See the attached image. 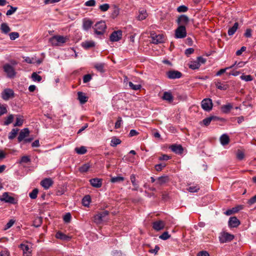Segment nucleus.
Masks as SVG:
<instances>
[{
    "label": "nucleus",
    "instance_id": "obj_1",
    "mask_svg": "<svg viewBox=\"0 0 256 256\" xmlns=\"http://www.w3.org/2000/svg\"><path fill=\"white\" fill-rule=\"evenodd\" d=\"M66 38L62 36H54L49 40V42L53 46H60V44L66 42Z\"/></svg>",
    "mask_w": 256,
    "mask_h": 256
},
{
    "label": "nucleus",
    "instance_id": "obj_2",
    "mask_svg": "<svg viewBox=\"0 0 256 256\" xmlns=\"http://www.w3.org/2000/svg\"><path fill=\"white\" fill-rule=\"evenodd\" d=\"M106 26L104 22L100 21L96 23L93 28L94 32L98 35H102L104 34Z\"/></svg>",
    "mask_w": 256,
    "mask_h": 256
},
{
    "label": "nucleus",
    "instance_id": "obj_3",
    "mask_svg": "<svg viewBox=\"0 0 256 256\" xmlns=\"http://www.w3.org/2000/svg\"><path fill=\"white\" fill-rule=\"evenodd\" d=\"M150 38L152 39V42L154 44L163 43L165 41V37L163 34H156L154 32L150 33Z\"/></svg>",
    "mask_w": 256,
    "mask_h": 256
},
{
    "label": "nucleus",
    "instance_id": "obj_4",
    "mask_svg": "<svg viewBox=\"0 0 256 256\" xmlns=\"http://www.w3.org/2000/svg\"><path fill=\"white\" fill-rule=\"evenodd\" d=\"M109 212L108 210H104L98 212L94 216V221L96 224H100L105 220L106 217L108 215Z\"/></svg>",
    "mask_w": 256,
    "mask_h": 256
},
{
    "label": "nucleus",
    "instance_id": "obj_5",
    "mask_svg": "<svg viewBox=\"0 0 256 256\" xmlns=\"http://www.w3.org/2000/svg\"><path fill=\"white\" fill-rule=\"evenodd\" d=\"M186 36V26H179L175 30V37L177 38H184Z\"/></svg>",
    "mask_w": 256,
    "mask_h": 256
},
{
    "label": "nucleus",
    "instance_id": "obj_6",
    "mask_svg": "<svg viewBox=\"0 0 256 256\" xmlns=\"http://www.w3.org/2000/svg\"><path fill=\"white\" fill-rule=\"evenodd\" d=\"M4 72L8 78H12L15 76L16 72L14 68L10 64H6L3 66Z\"/></svg>",
    "mask_w": 256,
    "mask_h": 256
},
{
    "label": "nucleus",
    "instance_id": "obj_7",
    "mask_svg": "<svg viewBox=\"0 0 256 256\" xmlns=\"http://www.w3.org/2000/svg\"><path fill=\"white\" fill-rule=\"evenodd\" d=\"M234 235L226 232H222L219 236L220 241L221 243L230 242L234 239Z\"/></svg>",
    "mask_w": 256,
    "mask_h": 256
},
{
    "label": "nucleus",
    "instance_id": "obj_8",
    "mask_svg": "<svg viewBox=\"0 0 256 256\" xmlns=\"http://www.w3.org/2000/svg\"><path fill=\"white\" fill-rule=\"evenodd\" d=\"M202 108L206 111L209 112L212 108V102L210 98H204L201 103Z\"/></svg>",
    "mask_w": 256,
    "mask_h": 256
},
{
    "label": "nucleus",
    "instance_id": "obj_9",
    "mask_svg": "<svg viewBox=\"0 0 256 256\" xmlns=\"http://www.w3.org/2000/svg\"><path fill=\"white\" fill-rule=\"evenodd\" d=\"M14 96V94L12 89L6 88L2 93V97L3 100H8Z\"/></svg>",
    "mask_w": 256,
    "mask_h": 256
},
{
    "label": "nucleus",
    "instance_id": "obj_10",
    "mask_svg": "<svg viewBox=\"0 0 256 256\" xmlns=\"http://www.w3.org/2000/svg\"><path fill=\"white\" fill-rule=\"evenodd\" d=\"M122 31L118 30L116 31L113 32L110 36V39L111 42H118L122 38Z\"/></svg>",
    "mask_w": 256,
    "mask_h": 256
},
{
    "label": "nucleus",
    "instance_id": "obj_11",
    "mask_svg": "<svg viewBox=\"0 0 256 256\" xmlns=\"http://www.w3.org/2000/svg\"><path fill=\"white\" fill-rule=\"evenodd\" d=\"M190 21L188 17L185 14L180 15L177 19L176 22L179 26H186Z\"/></svg>",
    "mask_w": 256,
    "mask_h": 256
},
{
    "label": "nucleus",
    "instance_id": "obj_12",
    "mask_svg": "<svg viewBox=\"0 0 256 256\" xmlns=\"http://www.w3.org/2000/svg\"><path fill=\"white\" fill-rule=\"evenodd\" d=\"M165 225L164 222L159 220L152 223V228L156 231H159L162 230L164 228Z\"/></svg>",
    "mask_w": 256,
    "mask_h": 256
},
{
    "label": "nucleus",
    "instance_id": "obj_13",
    "mask_svg": "<svg viewBox=\"0 0 256 256\" xmlns=\"http://www.w3.org/2000/svg\"><path fill=\"white\" fill-rule=\"evenodd\" d=\"M167 76L170 79H176L180 78L182 74L180 72L176 70H170L167 72Z\"/></svg>",
    "mask_w": 256,
    "mask_h": 256
},
{
    "label": "nucleus",
    "instance_id": "obj_14",
    "mask_svg": "<svg viewBox=\"0 0 256 256\" xmlns=\"http://www.w3.org/2000/svg\"><path fill=\"white\" fill-rule=\"evenodd\" d=\"M54 182L50 178H46L40 182V184L44 189H48L53 184Z\"/></svg>",
    "mask_w": 256,
    "mask_h": 256
},
{
    "label": "nucleus",
    "instance_id": "obj_15",
    "mask_svg": "<svg viewBox=\"0 0 256 256\" xmlns=\"http://www.w3.org/2000/svg\"><path fill=\"white\" fill-rule=\"evenodd\" d=\"M1 201H4L6 202L14 204V198L12 196H10L8 192H4L2 195L0 197Z\"/></svg>",
    "mask_w": 256,
    "mask_h": 256
},
{
    "label": "nucleus",
    "instance_id": "obj_16",
    "mask_svg": "<svg viewBox=\"0 0 256 256\" xmlns=\"http://www.w3.org/2000/svg\"><path fill=\"white\" fill-rule=\"evenodd\" d=\"M170 148L176 154H182L184 151L182 146L180 144H172L170 147Z\"/></svg>",
    "mask_w": 256,
    "mask_h": 256
},
{
    "label": "nucleus",
    "instance_id": "obj_17",
    "mask_svg": "<svg viewBox=\"0 0 256 256\" xmlns=\"http://www.w3.org/2000/svg\"><path fill=\"white\" fill-rule=\"evenodd\" d=\"M20 248L23 252L24 256H31V250L28 245L22 244L20 245Z\"/></svg>",
    "mask_w": 256,
    "mask_h": 256
},
{
    "label": "nucleus",
    "instance_id": "obj_18",
    "mask_svg": "<svg viewBox=\"0 0 256 256\" xmlns=\"http://www.w3.org/2000/svg\"><path fill=\"white\" fill-rule=\"evenodd\" d=\"M29 133H30V131L28 128H24L22 129L20 131V132L19 134V136L18 138V142H20L22 140H24L25 138H26V136H28Z\"/></svg>",
    "mask_w": 256,
    "mask_h": 256
},
{
    "label": "nucleus",
    "instance_id": "obj_19",
    "mask_svg": "<svg viewBox=\"0 0 256 256\" xmlns=\"http://www.w3.org/2000/svg\"><path fill=\"white\" fill-rule=\"evenodd\" d=\"M90 184L94 188H99L102 185V180L100 178H94L90 180Z\"/></svg>",
    "mask_w": 256,
    "mask_h": 256
},
{
    "label": "nucleus",
    "instance_id": "obj_20",
    "mask_svg": "<svg viewBox=\"0 0 256 256\" xmlns=\"http://www.w3.org/2000/svg\"><path fill=\"white\" fill-rule=\"evenodd\" d=\"M93 24L92 21L88 18H84L82 20V28L85 30H88Z\"/></svg>",
    "mask_w": 256,
    "mask_h": 256
},
{
    "label": "nucleus",
    "instance_id": "obj_21",
    "mask_svg": "<svg viewBox=\"0 0 256 256\" xmlns=\"http://www.w3.org/2000/svg\"><path fill=\"white\" fill-rule=\"evenodd\" d=\"M228 224L232 228H236L239 226L240 222L236 217H231L229 220Z\"/></svg>",
    "mask_w": 256,
    "mask_h": 256
},
{
    "label": "nucleus",
    "instance_id": "obj_22",
    "mask_svg": "<svg viewBox=\"0 0 256 256\" xmlns=\"http://www.w3.org/2000/svg\"><path fill=\"white\" fill-rule=\"evenodd\" d=\"M162 98V100H166L168 102H172L174 100V96H172L171 92H165L164 93Z\"/></svg>",
    "mask_w": 256,
    "mask_h": 256
},
{
    "label": "nucleus",
    "instance_id": "obj_23",
    "mask_svg": "<svg viewBox=\"0 0 256 256\" xmlns=\"http://www.w3.org/2000/svg\"><path fill=\"white\" fill-rule=\"evenodd\" d=\"M169 180L168 177L166 176H163L158 177L156 180V184L162 185L168 182Z\"/></svg>",
    "mask_w": 256,
    "mask_h": 256
},
{
    "label": "nucleus",
    "instance_id": "obj_24",
    "mask_svg": "<svg viewBox=\"0 0 256 256\" xmlns=\"http://www.w3.org/2000/svg\"><path fill=\"white\" fill-rule=\"evenodd\" d=\"M78 100H80V102L81 104H84L88 100V98L87 96H86V94L82 92H78Z\"/></svg>",
    "mask_w": 256,
    "mask_h": 256
},
{
    "label": "nucleus",
    "instance_id": "obj_25",
    "mask_svg": "<svg viewBox=\"0 0 256 256\" xmlns=\"http://www.w3.org/2000/svg\"><path fill=\"white\" fill-rule=\"evenodd\" d=\"M82 46L85 49H89L94 47L95 46V43L92 40L85 41L82 44Z\"/></svg>",
    "mask_w": 256,
    "mask_h": 256
},
{
    "label": "nucleus",
    "instance_id": "obj_26",
    "mask_svg": "<svg viewBox=\"0 0 256 256\" xmlns=\"http://www.w3.org/2000/svg\"><path fill=\"white\" fill-rule=\"evenodd\" d=\"M130 179L131 182H132L133 186H134V188H132V190H135V191L138 190L139 186H138V184L136 182V178L135 175L132 174L130 176Z\"/></svg>",
    "mask_w": 256,
    "mask_h": 256
},
{
    "label": "nucleus",
    "instance_id": "obj_27",
    "mask_svg": "<svg viewBox=\"0 0 256 256\" xmlns=\"http://www.w3.org/2000/svg\"><path fill=\"white\" fill-rule=\"evenodd\" d=\"M220 141L223 146L228 144L230 142L228 136L226 134H223L220 138Z\"/></svg>",
    "mask_w": 256,
    "mask_h": 256
},
{
    "label": "nucleus",
    "instance_id": "obj_28",
    "mask_svg": "<svg viewBox=\"0 0 256 256\" xmlns=\"http://www.w3.org/2000/svg\"><path fill=\"white\" fill-rule=\"evenodd\" d=\"M232 108V105L230 104H228L222 106L221 107L222 111L224 114H228L230 112V110Z\"/></svg>",
    "mask_w": 256,
    "mask_h": 256
},
{
    "label": "nucleus",
    "instance_id": "obj_29",
    "mask_svg": "<svg viewBox=\"0 0 256 256\" xmlns=\"http://www.w3.org/2000/svg\"><path fill=\"white\" fill-rule=\"evenodd\" d=\"M56 237L57 238H60L64 240H69L70 239V236H66L61 232H58L56 234Z\"/></svg>",
    "mask_w": 256,
    "mask_h": 256
},
{
    "label": "nucleus",
    "instance_id": "obj_30",
    "mask_svg": "<svg viewBox=\"0 0 256 256\" xmlns=\"http://www.w3.org/2000/svg\"><path fill=\"white\" fill-rule=\"evenodd\" d=\"M238 22H235L234 26L230 28L228 30V33L229 36H232L238 28Z\"/></svg>",
    "mask_w": 256,
    "mask_h": 256
},
{
    "label": "nucleus",
    "instance_id": "obj_31",
    "mask_svg": "<svg viewBox=\"0 0 256 256\" xmlns=\"http://www.w3.org/2000/svg\"><path fill=\"white\" fill-rule=\"evenodd\" d=\"M0 30L2 32L7 34L10 31V28L8 26L7 24L6 23H2L0 25Z\"/></svg>",
    "mask_w": 256,
    "mask_h": 256
},
{
    "label": "nucleus",
    "instance_id": "obj_32",
    "mask_svg": "<svg viewBox=\"0 0 256 256\" xmlns=\"http://www.w3.org/2000/svg\"><path fill=\"white\" fill-rule=\"evenodd\" d=\"M24 123V119L22 116H16V122L14 124V126H20Z\"/></svg>",
    "mask_w": 256,
    "mask_h": 256
},
{
    "label": "nucleus",
    "instance_id": "obj_33",
    "mask_svg": "<svg viewBox=\"0 0 256 256\" xmlns=\"http://www.w3.org/2000/svg\"><path fill=\"white\" fill-rule=\"evenodd\" d=\"M147 16L148 14L146 10H142L140 11L138 18V20H144Z\"/></svg>",
    "mask_w": 256,
    "mask_h": 256
},
{
    "label": "nucleus",
    "instance_id": "obj_34",
    "mask_svg": "<svg viewBox=\"0 0 256 256\" xmlns=\"http://www.w3.org/2000/svg\"><path fill=\"white\" fill-rule=\"evenodd\" d=\"M104 64L102 63H96L94 65V68L98 72H104Z\"/></svg>",
    "mask_w": 256,
    "mask_h": 256
},
{
    "label": "nucleus",
    "instance_id": "obj_35",
    "mask_svg": "<svg viewBox=\"0 0 256 256\" xmlns=\"http://www.w3.org/2000/svg\"><path fill=\"white\" fill-rule=\"evenodd\" d=\"M200 66V62H198L197 60L191 62L189 64V68L192 70L198 69Z\"/></svg>",
    "mask_w": 256,
    "mask_h": 256
},
{
    "label": "nucleus",
    "instance_id": "obj_36",
    "mask_svg": "<svg viewBox=\"0 0 256 256\" xmlns=\"http://www.w3.org/2000/svg\"><path fill=\"white\" fill-rule=\"evenodd\" d=\"M18 130H19L18 128L12 129V131L9 134L8 138L10 140L14 139L16 136Z\"/></svg>",
    "mask_w": 256,
    "mask_h": 256
},
{
    "label": "nucleus",
    "instance_id": "obj_37",
    "mask_svg": "<svg viewBox=\"0 0 256 256\" xmlns=\"http://www.w3.org/2000/svg\"><path fill=\"white\" fill-rule=\"evenodd\" d=\"M75 150L78 154H83L86 152L87 150L86 148L84 146H82L80 148H76Z\"/></svg>",
    "mask_w": 256,
    "mask_h": 256
},
{
    "label": "nucleus",
    "instance_id": "obj_38",
    "mask_svg": "<svg viewBox=\"0 0 256 256\" xmlns=\"http://www.w3.org/2000/svg\"><path fill=\"white\" fill-rule=\"evenodd\" d=\"M90 202V196L87 195L84 197L82 200V202L84 206H88Z\"/></svg>",
    "mask_w": 256,
    "mask_h": 256
},
{
    "label": "nucleus",
    "instance_id": "obj_39",
    "mask_svg": "<svg viewBox=\"0 0 256 256\" xmlns=\"http://www.w3.org/2000/svg\"><path fill=\"white\" fill-rule=\"evenodd\" d=\"M14 119V116L13 114H10L4 122V125L8 126L11 124Z\"/></svg>",
    "mask_w": 256,
    "mask_h": 256
},
{
    "label": "nucleus",
    "instance_id": "obj_40",
    "mask_svg": "<svg viewBox=\"0 0 256 256\" xmlns=\"http://www.w3.org/2000/svg\"><path fill=\"white\" fill-rule=\"evenodd\" d=\"M128 85L131 89L134 90H138L142 88L141 84H134L131 82H128Z\"/></svg>",
    "mask_w": 256,
    "mask_h": 256
},
{
    "label": "nucleus",
    "instance_id": "obj_41",
    "mask_svg": "<svg viewBox=\"0 0 256 256\" xmlns=\"http://www.w3.org/2000/svg\"><path fill=\"white\" fill-rule=\"evenodd\" d=\"M90 167V166L88 164H85L80 167L79 171L81 172H86L88 171Z\"/></svg>",
    "mask_w": 256,
    "mask_h": 256
},
{
    "label": "nucleus",
    "instance_id": "obj_42",
    "mask_svg": "<svg viewBox=\"0 0 256 256\" xmlns=\"http://www.w3.org/2000/svg\"><path fill=\"white\" fill-rule=\"evenodd\" d=\"M216 118V116H210L203 120L202 122L205 126H208L210 124L212 120H215Z\"/></svg>",
    "mask_w": 256,
    "mask_h": 256
},
{
    "label": "nucleus",
    "instance_id": "obj_43",
    "mask_svg": "<svg viewBox=\"0 0 256 256\" xmlns=\"http://www.w3.org/2000/svg\"><path fill=\"white\" fill-rule=\"evenodd\" d=\"M8 6L10 7V9L6 12V16H10L14 12H16V10L18 9L17 7H14L10 5H8Z\"/></svg>",
    "mask_w": 256,
    "mask_h": 256
},
{
    "label": "nucleus",
    "instance_id": "obj_44",
    "mask_svg": "<svg viewBox=\"0 0 256 256\" xmlns=\"http://www.w3.org/2000/svg\"><path fill=\"white\" fill-rule=\"evenodd\" d=\"M120 142L121 140L120 139L117 138L116 137H114L112 139L110 146H116L118 144H120Z\"/></svg>",
    "mask_w": 256,
    "mask_h": 256
},
{
    "label": "nucleus",
    "instance_id": "obj_45",
    "mask_svg": "<svg viewBox=\"0 0 256 256\" xmlns=\"http://www.w3.org/2000/svg\"><path fill=\"white\" fill-rule=\"evenodd\" d=\"M124 180V178L122 176H116L112 178L110 182L113 183L122 182Z\"/></svg>",
    "mask_w": 256,
    "mask_h": 256
},
{
    "label": "nucleus",
    "instance_id": "obj_46",
    "mask_svg": "<svg viewBox=\"0 0 256 256\" xmlns=\"http://www.w3.org/2000/svg\"><path fill=\"white\" fill-rule=\"evenodd\" d=\"M38 190L37 188H34L32 191L29 194V196L32 199H35L37 197Z\"/></svg>",
    "mask_w": 256,
    "mask_h": 256
},
{
    "label": "nucleus",
    "instance_id": "obj_47",
    "mask_svg": "<svg viewBox=\"0 0 256 256\" xmlns=\"http://www.w3.org/2000/svg\"><path fill=\"white\" fill-rule=\"evenodd\" d=\"M32 78L34 81L40 82L42 80V77L38 75L36 72H33L32 75Z\"/></svg>",
    "mask_w": 256,
    "mask_h": 256
},
{
    "label": "nucleus",
    "instance_id": "obj_48",
    "mask_svg": "<svg viewBox=\"0 0 256 256\" xmlns=\"http://www.w3.org/2000/svg\"><path fill=\"white\" fill-rule=\"evenodd\" d=\"M236 156L238 159L242 160L244 157V154L243 151L238 150L236 152Z\"/></svg>",
    "mask_w": 256,
    "mask_h": 256
},
{
    "label": "nucleus",
    "instance_id": "obj_49",
    "mask_svg": "<svg viewBox=\"0 0 256 256\" xmlns=\"http://www.w3.org/2000/svg\"><path fill=\"white\" fill-rule=\"evenodd\" d=\"M216 86L218 89L220 90H226L228 88L227 85L222 84L220 82H218Z\"/></svg>",
    "mask_w": 256,
    "mask_h": 256
},
{
    "label": "nucleus",
    "instance_id": "obj_50",
    "mask_svg": "<svg viewBox=\"0 0 256 256\" xmlns=\"http://www.w3.org/2000/svg\"><path fill=\"white\" fill-rule=\"evenodd\" d=\"M240 78L246 82H249L252 80V78L250 75L242 74L240 76Z\"/></svg>",
    "mask_w": 256,
    "mask_h": 256
},
{
    "label": "nucleus",
    "instance_id": "obj_51",
    "mask_svg": "<svg viewBox=\"0 0 256 256\" xmlns=\"http://www.w3.org/2000/svg\"><path fill=\"white\" fill-rule=\"evenodd\" d=\"M170 236L168 234V232H165L159 236V238L163 240H166L169 238Z\"/></svg>",
    "mask_w": 256,
    "mask_h": 256
},
{
    "label": "nucleus",
    "instance_id": "obj_52",
    "mask_svg": "<svg viewBox=\"0 0 256 256\" xmlns=\"http://www.w3.org/2000/svg\"><path fill=\"white\" fill-rule=\"evenodd\" d=\"M188 10V7L185 6H180L177 8V10L179 12H184Z\"/></svg>",
    "mask_w": 256,
    "mask_h": 256
},
{
    "label": "nucleus",
    "instance_id": "obj_53",
    "mask_svg": "<svg viewBox=\"0 0 256 256\" xmlns=\"http://www.w3.org/2000/svg\"><path fill=\"white\" fill-rule=\"evenodd\" d=\"M9 35L11 40H14L19 37V34L17 32H11Z\"/></svg>",
    "mask_w": 256,
    "mask_h": 256
},
{
    "label": "nucleus",
    "instance_id": "obj_54",
    "mask_svg": "<svg viewBox=\"0 0 256 256\" xmlns=\"http://www.w3.org/2000/svg\"><path fill=\"white\" fill-rule=\"evenodd\" d=\"M24 61L28 64H34L36 62L35 58L28 56L24 57Z\"/></svg>",
    "mask_w": 256,
    "mask_h": 256
},
{
    "label": "nucleus",
    "instance_id": "obj_55",
    "mask_svg": "<svg viewBox=\"0 0 256 256\" xmlns=\"http://www.w3.org/2000/svg\"><path fill=\"white\" fill-rule=\"evenodd\" d=\"M30 161V159L28 156H24L22 157L20 163H28Z\"/></svg>",
    "mask_w": 256,
    "mask_h": 256
},
{
    "label": "nucleus",
    "instance_id": "obj_56",
    "mask_svg": "<svg viewBox=\"0 0 256 256\" xmlns=\"http://www.w3.org/2000/svg\"><path fill=\"white\" fill-rule=\"evenodd\" d=\"M200 187L198 186H190L188 188V190L190 192H197L198 190H199Z\"/></svg>",
    "mask_w": 256,
    "mask_h": 256
},
{
    "label": "nucleus",
    "instance_id": "obj_57",
    "mask_svg": "<svg viewBox=\"0 0 256 256\" xmlns=\"http://www.w3.org/2000/svg\"><path fill=\"white\" fill-rule=\"evenodd\" d=\"M109 8H110V6L108 4H103L102 5H100V9L102 12H106V11H107L108 10Z\"/></svg>",
    "mask_w": 256,
    "mask_h": 256
},
{
    "label": "nucleus",
    "instance_id": "obj_58",
    "mask_svg": "<svg viewBox=\"0 0 256 256\" xmlns=\"http://www.w3.org/2000/svg\"><path fill=\"white\" fill-rule=\"evenodd\" d=\"M14 220H10L9 222L5 226L4 228V230H6L10 228H11L12 226V225L14 224Z\"/></svg>",
    "mask_w": 256,
    "mask_h": 256
},
{
    "label": "nucleus",
    "instance_id": "obj_59",
    "mask_svg": "<svg viewBox=\"0 0 256 256\" xmlns=\"http://www.w3.org/2000/svg\"><path fill=\"white\" fill-rule=\"evenodd\" d=\"M165 164H160L155 166V168L156 171H161L166 166Z\"/></svg>",
    "mask_w": 256,
    "mask_h": 256
},
{
    "label": "nucleus",
    "instance_id": "obj_60",
    "mask_svg": "<svg viewBox=\"0 0 256 256\" xmlns=\"http://www.w3.org/2000/svg\"><path fill=\"white\" fill-rule=\"evenodd\" d=\"M84 5L87 6H93L96 5L95 0H89L86 2Z\"/></svg>",
    "mask_w": 256,
    "mask_h": 256
},
{
    "label": "nucleus",
    "instance_id": "obj_61",
    "mask_svg": "<svg viewBox=\"0 0 256 256\" xmlns=\"http://www.w3.org/2000/svg\"><path fill=\"white\" fill-rule=\"evenodd\" d=\"M255 202H256V195H254L250 200H248V206H250Z\"/></svg>",
    "mask_w": 256,
    "mask_h": 256
},
{
    "label": "nucleus",
    "instance_id": "obj_62",
    "mask_svg": "<svg viewBox=\"0 0 256 256\" xmlns=\"http://www.w3.org/2000/svg\"><path fill=\"white\" fill-rule=\"evenodd\" d=\"M7 112V109L6 106L0 104V116Z\"/></svg>",
    "mask_w": 256,
    "mask_h": 256
},
{
    "label": "nucleus",
    "instance_id": "obj_63",
    "mask_svg": "<svg viewBox=\"0 0 256 256\" xmlns=\"http://www.w3.org/2000/svg\"><path fill=\"white\" fill-rule=\"evenodd\" d=\"M71 219V215L68 212L64 216V220L66 222H69Z\"/></svg>",
    "mask_w": 256,
    "mask_h": 256
},
{
    "label": "nucleus",
    "instance_id": "obj_64",
    "mask_svg": "<svg viewBox=\"0 0 256 256\" xmlns=\"http://www.w3.org/2000/svg\"><path fill=\"white\" fill-rule=\"evenodd\" d=\"M92 79V76L88 74H86L84 76V78H83V82L84 83H86L88 82H90Z\"/></svg>",
    "mask_w": 256,
    "mask_h": 256
}]
</instances>
